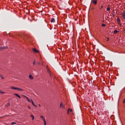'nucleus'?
Returning <instances> with one entry per match:
<instances>
[{
    "label": "nucleus",
    "mask_w": 125,
    "mask_h": 125,
    "mask_svg": "<svg viewBox=\"0 0 125 125\" xmlns=\"http://www.w3.org/2000/svg\"><path fill=\"white\" fill-rule=\"evenodd\" d=\"M31 117L32 118V120H33L34 119V116L33 115H31Z\"/></svg>",
    "instance_id": "412c9836"
},
{
    "label": "nucleus",
    "mask_w": 125,
    "mask_h": 125,
    "mask_svg": "<svg viewBox=\"0 0 125 125\" xmlns=\"http://www.w3.org/2000/svg\"><path fill=\"white\" fill-rule=\"evenodd\" d=\"M11 88L13 90H18L19 91H22V89H20V88H17L16 87H13V86H11Z\"/></svg>",
    "instance_id": "f257e3e1"
},
{
    "label": "nucleus",
    "mask_w": 125,
    "mask_h": 125,
    "mask_svg": "<svg viewBox=\"0 0 125 125\" xmlns=\"http://www.w3.org/2000/svg\"><path fill=\"white\" fill-rule=\"evenodd\" d=\"M93 3L96 5L97 4V0H93L92 1Z\"/></svg>",
    "instance_id": "7ed1b4c3"
},
{
    "label": "nucleus",
    "mask_w": 125,
    "mask_h": 125,
    "mask_svg": "<svg viewBox=\"0 0 125 125\" xmlns=\"http://www.w3.org/2000/svg\"><path fill=\"white\" fill-rule=\"evenodd\" d=\"M26 99H27V100H28V101L29 102H31V101H30V100H29V99L27 98V97H26Z\"/></svg>",
    "instance_id": "4be33fe9"
},
{
    "label": "nucleus",
    "mask_w": 125,
    "mask_h": 125,
    "mask_svg": "<svg viewBox=\"0 0 125 125\" xmlns=\"http://www.w3.org/2000/svg\"><path fill=\"white\" fill-rule=\"evenodd\" d=\"M46 29H48V27L46 25V28H43V30H44V31H46Z\"/></svg>",
    "instance_id": "4468645a"
},
{
    "label": "nucleus",
    "mask_w": 125,
    "mask_h": 125,
    "mask_svg": "<svg viewBox=\"0 0 125 125\" xmlns=\"http://www.w3.org/2000/svg\"><path fill=\"white\" fill-rule=\"evenodd\" d=\"M118 33V31L117 30H114V33H115V34H117V33Z\"/></svg>",
    "instance_id": "f8f14e48"
},
{
    "label": "nucleus",
    "mask_w": 125,
    "mask_h": 125,
    "mask_svg": "<svg viewBox=\"0 0 125 125\" xmlns=\"http://www.w3.org/2000/svg\"><path fill=\"white\" fill-rule=\"evenodd\" d=\"M102 27H105V26H106V24H104V23H103V24H102Z\"/></svg>",
    "instance_id": "ddd939ff"
},
{
    "label": "nucleus",
    "mask_w": 125,
    "mask_h": 125,
    "mask_svg": "<svg viewBox=\"0 0 125 125\" xmlns=\"http://www.w3.org/2000/svg\"><path fill=\"white\" fill-rule=\"evenodd\" d=\"M38 65H40L41 64V62H38Z\"/></svg>",
    "instance_id": "c85d7f7f"
},
{
    "label": "nucleus",
    "mask_w": 125,
    "mask_h": 125,
    "mask_svg": "<svg viewBox=\"0 0 125 125\" xmlns=\"http://www.w3.org/2000/svg\"><path fill=\"white\" fill-rule=\"evenodd\" d=\"M69 110L70 111V112H72V109H68V113L69 114Z\"/></svg>",
    "instance_id": "aec40b11"
},
{
    "label": "nucleus",
    "mask_w": 125,
    "mask_h": 125,
    "mask_svg": "<svg viewBox=\"0 0 125 125\" xmlns=\"http://www.w3.org/2000/svg\"><path fill=\"white\" fill-rule=\"evenodd\" d=\"M28 108H29V109H31V107H30V106H29Z\"/></svg>",
    "instance_id": "7c9ffc66"
},
{
    "label": "nucleus",
    "mask_w": 125,
    "mask_h": 125,
    "mask_svg": "<svg viewBox=\"0 0 125 125\" xmlns=\"http://www.w3.org/2000/svg\"><path fill=\"white\" fill-rule=\"evenodd\" d=\"M14 95L17 97H19L20 99L21 98V97L18 94H15Z\"/></svg>",
    "instance_id": "1a4fd4ad"
},
{
    "label": "nucleus",
    "mask_w": 125,
    "mask_h": 125,
    "mask_svg": "<svg viewBox=\"0 0 125 125\" xmlns=\"http://www.w3.org/2000/svg\"><path fill=\"white\" fill-rule=\"evenodd\" d=\"M5 48H6V47H5V46H3V47L0 46V50L4 49Z\"/></svg>",
    "instance_id": "6e6552de"
},
{
    "label": "nucleus",
    "mask_w": 125,
    "mask_h": 125,
    "mask_svg": "<svg viewBox=\"0 0 125 125\" xmlns=\"http://www.w3.org/2000/svg\"><path fill=\"white\" fill-rule=\"evenodd\" d=\"M41 118H42L43 120V119H44V118H43V116H41Z\"/></svg>",
    "instance_id": "b1692460"
},
{
    "label": "nucleus",
    "mask_w": 125,
    "mask_h": 125,
    "mask_svg": "<svg viewBox=\"0 0 125 125\" xmlns=\"http://www.w3.org/2000/svg\"><path fill=\"white\" fill-rule=\"evenodd\" d=\"M103 8V6L102 5V6H101V8H100V9L101 10Z\"/></svg>",
    "instance_id": "a878e982"
},
{
    "label": "nucleus",
    "mask_w": 125,
    "mask_h": 125,
    "mask_svg": "<svg viewBox=\"0 0 125 125\" xmlns=\"http://www.w3.org/2000/svg\"><path fill=\"white\" fill-rule=\"evenodd\" d=\"M31 102H32V104L35 106L36 107V106L34 104V102L32 101V100H30Z\"/></svg>",
    "instance_id": "0eeeda50"
},
{
    "label": "nucleus",
    "mask_w": 125,
    "mask_h": 125,
    "mask_svg": "<svg viewBox=\"0 0 125 125\" xmlns=\"http://www.w3.org/2000/svg\"><path fill=\"white\" fill-rule=\"evenodd\" d=\"M29 77L30 79H31V80H33V76H32L31 74H30L29 75Z\"/></svg>",
    "instance_id": "423d86ee"
},
{
    "label": "nucleus",
    "mask_w": 125,
    "mask_h": 125,
    "mask_svg": "<svg viewBox=\"0 0 125 125\" xmlns=\"http://www.w3.org/2000/svg\"><path fill=\"white\" fill-rule=\"evenodd\" d=\"M10 105V103H8L6 104V106L8 107Z\"/></svg>",
    "instance_id": "6ab92c4d"
},
{
    "label": "nucleus",
    "mask_w": 125,
    "mask_h": 125,
    "mask_svg": "<svg viewBox=\"0 0 125 125\" xmlns=\"http://www.w3.org/2000/svg\"><path fill=\"white\" fill-rule=\"evenodd\" d=\"M43 121H44V125H46V122L44 119H43Z\"/></svg>",
    "instance_id": "dca6fc26"
},
{
    "label": "nucleus",
    "mask_w": 125,
    "mask_h": 125,
    "mask_svg": "<svg viewBox=\"0 0 125 125\" xmlns=\"http://www.w3.org/2000/svg\"><path fill=\"white\" fill-rule=\"evenodd\" d=\"M14 124H16V123H14V122H12V125H14Z\"/></svg>",
    "instance_id": "cd10ccee"
},
{
    "label": "nucleus",
    "mask_w": 125,
    "mask_h": 125,
    "mask_svg": "<svg viewBox=\"0 0 125 125\" xmlns=\"http://www.w3.org/2000/svg\"><path fill=\"white\" fill-rule=\"evenodd\" d=\"M114 16H115V14H113V17H114Z\"/></svg>",
    "instance_id": "2f4dec72"
},
{
    "label": "nucleus",
    "mask_w": 125,
    "mask_h": 125,
    "mask_svg": "<svg viewBox=\"0 0 125 125\" xmlns=\"http://www.w3.org/2000/svg\"><path fill=\"white\" fill-rule=\"evenodd\" d=\"M60 106H61V107L63 108V104H60Z\"/></svg>",
    "instance_id": "f3484780"
},
{
    "label": "nucleus",
    "mask_w": 125,
    "mask_h": 125,
    "mask_svg": "<svg viewBox=\"0 0 125 125\" xmlns=\"http://www.w3.org/2000/svg\"><path fill=\"white\" fill-rule=\"evenodd\" d=\"M110 7H107V8H106V10H107V11H110Z\"/></svg>",
    "instance_id": "9d476101"
},
{
    "label": "nucleus",
    "mask_w": 125,
    "mask_h": 125,
    "mask_svg": "<svg viewBox=\"0 0 125 125\" xmlns=\"http://www.w3.org/2000/svg\"><path fill=\"white\" fill-rule=\"evenodd\" d=\"M124 31L125 32V30H124Z\"/></svg>",
    "instance_id": "473e14b6"
},
{
    "label": "nucleus",
    "mask_w": 125,
    "mask_h": 125,
    "mask_svg": "<svg viewBox=\"0 0 125 125\" xmlns=\"http://www.w3.org/2000/svg\"><path fill=\"white\" fill-rule=\"evenodd\" d=\"M5 92H2L0 90V94H4Z\"/></svg>",
    "instance_id": "a211bd4d"
},
{
    "label": "nucleus",
    "mask_w": 125,
    "mask_h": 125,
    "mask_svg": "<svg viewBox=\"0 0 125 125\" xmlns=\"http://www.w3.org/2000/svg\"><path fill=\"white\" fill-rule=\"evenodd\" d=\"M123 104H125V99H124V100H123Z\"/></svg>",
    "instance_id": "393cba45"
},
{
    "label": "nucleus",
    "mask_w": 125,
    "mask_h": 125,
    "mask_svg": "<svg viewBox=\"0 0 125 125\" xmlns=\"http://www.w3.org/2000/svg\"><path fill=\"white\" fill-rule=\"evenodd\" d=\"M0 77H1V79H4V77H3L2 75H1V74H0Z\"/></svg>",
    "instance_id": "2eb2a0df"
},
{
    "label": "nucleus",
    "mask_w": 125,
    "mask_h": 125,
    "mask_svg": "<svg viewBox=\"0 0 125 125\" xmlns=\"http://www.w3.org/2000/svg\"><path fill=\"white\" fill-rule=\"evenodd\" d=\"M33 51L36 52V53H39V51L37 50L36 48H34L33 49Z\"/></svg>",
    "instance_id": "f03ea898"
},
{
    "label": "nucleus",
    "mask_w": 125,
    "mask_h": 125,
    "mask_svg": "<svg viewBox=\"0 0 125 125\" xmlns=\"http://www.w3.org/2000/svg\"><path fill=\"white\" fill-rule=\"evenodd\" d=\"M49 74H50V76H51V73H49Z\"/></svg>",
    "instance_id": "c756f323"
},
{
    "label": "nucleus",
    "mask_w": 125,
    "mask_h": 125,
    "mask_svg": "<svg viewBox=\"0 0 125 125\" xmlns=\"http://www.w3.org/2000/svg\"><path fill=\"white\" fill-rule=\"evenodd\" d=\"M55 22V19L54 18H53L51 20V22Z\"/></svg>",
    "instance_id": "39448f33"
},
{
    "label": "nucleus",
    "mask_w": 125,
    "mask_h": 125,
    "mask_svg": "<svg viewBox=\"0 0 125 125\" xmlns=\"http://www.w3.org/2000/svg\"><path fill=\"white\" fill-rule=\"evenodd\" d=\"M117 22H118L119 23L120 22V20L119 18H117Z\"/></svg>",
    "instance_id": "9b49d317"
},
{
    "label": "nucleus",
    "mask_w": 125,
    "mask_h": 125,
    "mask_svg": "<svg viewBox=\"0 0 125 125\" xmlns=\"http://www.w3.org/2000/svg\"><path fill=\"white\" fill-rule=\"evenodd\" d=\"M35 61H34V62H33V65H35Z\"/></svg>",
    "instance_id": "bb28decb"
},
{
    "label": "nucleus",
    "mask_w": 125,
    "mask_h": 125,
    "mask_svg": "<svg viewBox=\"0 0 125 125\" xmlns=\"http://www.w3.org/2000/svg\"><path fill=\"white\" fill-rule=\"evenodd\" d=\"M122 17H123V19L125 20V11L122 13Z\"/></svg>",
    "instance_id": "20e7f679"
},
{
    "label": "nucleus",
    "mask_w": 125,
    "mask_h": 125,
    "mask_svg": "<svg viewBox=\"0 0 125 125\" xmlns=\"http://www.w3.org/2000/svg\"><path fill=\"white\" fill-rule=\"evenodd\" d=\"M107 40H106V41H109V37H107Z\"/></svg>",
    "instance_id": "5701e85b"
}]
</instances>
